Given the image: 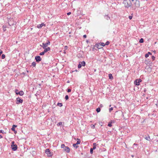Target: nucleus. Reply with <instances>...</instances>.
I'll use <instances>...</instances> for the list:
<instances>
[{"label": "nucleus", "instance_id": "obj_56", "mask_svg": "<svg viewBox=\"0 0 158 158\" xmlns=\"http://www.w3.org/2000/svg\"><path fill=\"white\" fill-rule=\"evenodd\" d=\"M17 92H19L18 91H17Z\"/></svg>", "mask_w": 158, "mask_h": 158}, {"label": "nucleus", "instance_id": "obj_42", "mask_svg": "<svg viewBox=\"0 0 158 158\" xmlns=\"http://www.w3.org/2000/svg\"><path fill=\"white\" fill-rule=\"evenodd\" d=\"M71 91V89H68L67 92H70Z\"/></svg>", "mask_w": 158, "mask_h": 158}, {"label": "nucleus", "instance_id": "obj_57", "mask_svg": "<svg viewBox=\"0 0 158 158\" xmlns=\"http://www.w3.org/2000/svg\"><path fill=\"white\" fill-rule=\"evenodd\" d=\"M1 54H0V56L1 55Z\"/></svg>", "mask_w": 158, "mask_h": 158}, {"label": "nucleus", "instance_id": "obj_20", "mask_svg": "<svg viewBox=\"0 0 158 158\" xmlns=\"http://www.w3.org/2000/svg\"><path fill=\"white\" fill-rule=\"evenodd\" d=\"M100 110H101V109H100V108L99 107L97 108L96 110L97 112H98V113L100 112Z\"/></svg>", "mask_w": 158, "mask_h": 158}, {"label": "nucleus", "instance_id": "obj_44", "mask_svg": "<svg viewBox=\"0 0 158 158\" xmlns=\"http://www.w3.org/2000/svg\"><path fill=\"white\" fill-rule=\"evenodd\" d=\"M71 14V12H69L67 13V15H70Z\"/></svg>", "mask_w": 158, "mask_h": 158}, {"label": "nucleus", "instance_id": "obj_45", "mask_svg": "<svg viewBox=\"0 0 158 158\" xmlns=\"http://www.w3.org/2000/svg\"><path fill=\"white\" fill-rule=\"evenodd\" d=\"M83 37L84 38H85L86 37V35H83Z\"/></svg>", "mask_w": 158, "mask_h": 158}, {"label": "nucleus", "instance_id": "obj_28", "mask_svg": "<svg viewBox=\"0 0 158 158\" xmlns=\"http://www.w3.org/2000/svg\"><path fill=\"white\" fill-rule=\"evenodd\" d=\"M82 65H81L80 64V63H79V64L78 65V68H80L81 67Z\"/></svg>", "mask_w": 158, "mask_h": 158}, {"label": "nucleus", "instance_id": "obj_46", "mask_svg": "<svg viewBox=\"0 0 158 158\" xmlns=\"http://www.w3.org/2000/svg\"><path fill=\"white\" fill-rule=\"evenodd\" d=\"M148 55H152V53H151L150 52H148Z\"/></svg>", "mask_w": 158, "mask_h": 158}, {"label": "nucleus", "instance_id": "obj_36", "mask_svg": "<svg viewBox=\"0 0 158 158\" xmlns=\"http://www.w3.org/2000/svg\"><path fill=\"white\" fill-rule=\"evenodd\" d=\"M149 56V55H148V54H146L145 55V57L146 58H147Z\"/></svg>", "mask_w": 158, "mask_h": 158}, {"label": "nucleus", "instance_id": "obj_30", "mask_svg": "<svg viewBox=\"0 0 158 158\" xmlns=\"http://www.w3.org/2000/svg\"><path fill=\"white\" fill-rule=\"evenodd\" d=\"M93 149L92 148H91L90 149V153L91 154H92L93 153Z\"/></svg>", "mask_w": 158, "mask_h": 158}, {"label": "nucleus", "instance_id": "obj_49", "mask_svg": "<svg viewBox=\"0 0 158 158\" xmlns=\"http://www.w3.org/2000/svg\"><path fill=\"white\" fill-rule=\"evenodd\" d=\"M3 31H6V29L3 28Z\"/></svg>", "mask_w": 158, "mask_h": 158}, {"label": "nucleus", "instance_id": "obj_47", "mask_svg": "<svg viewBox=\"0 0 158 158\" xmlns=\"http://www.w3.org/2000/svg\"><path fill=\"white\" fill-rule=\"evenodd\" d=\"M2 53V50H0V54H1Z\"/></svg>", "mask_w": 158, "mask_h": 158}, {"label": "nucleus", "instance_id": "obj_39", "mask_svg": "<svg viewBox=\"0 0 158 158\" xmlns=\"http://www.w3.org/2000/svg\"><path fill=\"white\" fill-rule=\"evenodd\" d=\"M132 16H129V19H132Z\"/></svg>", "mask_w": 158, "mask_h": 158}, {"label": "nucleus", "instance_id": "obj_4", "mask_svg": "<svg viewBox=\"0 0 158 158\" xmlns=\"http://www.w3.org/2000/svg\"><path fill=\"white\" fill-rule=\"evenodd\" d=\"M18 91V90L16 89L15 90V93L16 94H19L21 96H22L24 94V92L23 91H20L19 92H17Z\"/></svg>", "mask_w": 158, "mask_h": 158}, {"label": "nucleus", "instance_id": "obj_54", "mask_svg": "<svg viewBox=\"0 0 158 158\" xmlns=\"http://www.w3.org/2000/svg\"><path fill=\"white\" fill-rule=\"evenodd\" d=\"M111 106V105H110L109 106H110H110Z\"/></svg>", "mask_w": 158, "mask_h": 158}, {"label": "nucleus", "instance_id": "obj_11", "mask_svg": "<svg viewBox=\"0 0 158 158\" xmlns=\"http://www.w3.org/2000/svg\"><path fill=\"white\" fill-rule=\"evenodd\" d=\"M45 25L44 23L38 25L37 27L39 28H41L43 26H45Z\"/></svg>", "mask_w": 158, "mask_h": 158}, {"label": "nucleus", "instance_id": "obj_43", "mask_svg": "<svg viewBox=\"0 0 158 158\" xmlns=\"http://www.w3.org/2000/svg\"><path fill=\"white\" fill-rule=\"evenodd\" d=\"M0 133H3V131L2 130H0Z\"/></svg>", "mask_w": 158, "mask_h": 158}, {"label": "nucleus", "instance_id": "obj_41", "mask_svg": "<svg viewBox=\"0 0 158 158\" xmlns=\"http://www.w3.org/2000/svg\"><path fill=\"white\" fill-rule=\"evenodd\" d=\"M95 125H92L91 126V127L92 128H95Z\"/></svg>", "mask_w": 158, "mask_h": 158}, {"label": "nucleus", "instance_id": "obj_52", "mask_svg": "<svg viewBox=\"0 0 158 158\" xmlns=\"http://www.w3.org/2000/svg\"><path fill=\"white\" fill-rule=\"evenodd\" d=\"M99 45H98V47H97V48H99Z\"/></svg>", "mask_w": 158, "mask_h": 158}, {"label": "nucleus", "instance_id": "obj_3", "mask_svg": "<svg viewBox=\"0 0 158 158\" xmlns=\"http://www.w3.org/2000/svg\"><path fill=\"white\" fill-rule=\"evenodd\" d=\"M45 153L48 157H51L52 155V153L50 152L49 149H47L46 150Z\"/></svg>", "mask_w": 158, "mask_h": 158}, {"label": "nucleus", "instance_id": "obj_50", "mask_svg": "<svg viewBox=\"0 0 158 158\" xmlns=\"http://www.w3.org/2000/svg\"><path fill=\"white\" fill-rule=\"evenodd\" d=\"M15 133L16 134L17 133V131L15 130V131H14Z\"/></svg>", "mask_w": 158, "mask_h": 158}, {"label": "nucleus", "instance_id": "obj_7", "mask_svg": "<svg viewBox=\"0 0 158 158\" xmlns=\"http://www.w3.org/2000/svg\"><path fill=\"white\" fill-rule=\"evenodd\" d=\"M135 4V6L137 7L139 6V0H136Z\"/></svg>", "mask_w": 158, "mask_h": 158}, {"label": "nucleus", "instance_id": "obj_29", "mask_svg": "<svg viewBox=\"0 0 158 158\" xmlns=\"http://www.w3.org/2000/svg\"><path fill=\"white\" fill-rule=\"evenodd\" d=\"M62 122H60L58 124H57V126H59L60 125H61L62 124Z\"/></svg>", "mask_w": 158, "mask_h": 158}, {"label": "nucleus", "instance_id": "obj_12", "mask_svg": "<svg viewBox=\"0 0 158 158\" xmlns=\"http://www.w3.org/2000/svg\"><path fill=\"white\" fill-rule=\"evenodd\" d=\"M134 84L135 85H139L140 84H139V82L138 81V80H136L134 81Z\"/></svg>", "mask_w": 158, "mask_h": 158}, {"label": "nucleus", "instance_id": "obj_5", "mask_svg": "<svg viewBox=\"0 0 158 158\" xmlns=\"http://www.w3.org/2000/svg\"><path fill=\"white\" fill-rule=\"evenodd\" d=\"M35 59L36 61L37 62H39L41 60V58L40 56H36L35 57Z\"/></svg>", "mask_w": 158, "mask_h": 158}, {"label": "nucleus", "instance_id": "obj_19", "mask_svg": "<svg viewBox=\"0 0 158 158\" xmlns=\"http://www.w3.org/2000/svg\"><path fill=\"white\" fill-rule=\"evenodd\" d=\"M145 139L147 140H148V141H149L150 140V136H148L147 137H145Z\"/></svg>", "mask_w": 158, "mask_h": 158}, {"label": "nucleus", "instance_id": "obj_17", "mask_svg": "<svg viewBox=\"0 0 158 158\" xmlns=\"http://www.w3.org/2000/svg\"><path fill=\"white\" fill-rule=\"evenodd\" d=\"M77 142L76 143L77 145L78 144H80V140L78 138L77 139Z\"/></svg>", "mask_w": 158, "mask_h": 158}, {"label": "nucleus", "instance_id": "obj_6", "mask_svg": "<svg viewBox=\"0 0 158 158\" xmlns=\"http://www.w3.org/2000/svg\"><path fill=\"white\" fill-rule=\"evenodd\" d=\"M17 104H19V103H22L23 102V100L20 99V98H16Z\"/></svg>", "mask_w": 158, "mask_h": 158}, {"label": "nucleus", "instance_id": "obj_13", "mask_svg": "<svg viewBox=\"0 0 158 158\" xmlns=\"http://www.w3.org/2000/svg\"><path fill=\"white\" fill-rule=\"evenodd\" d=\"M93 148H92L93 149V150H94L95 149V148H96V146H97V144L96 143H94L93 144Z\"/></svg>", "mask_w": 158, "mask_h": 158}, {"label": "nucleus", "instance_id": "obj_38", "mask_svg": "<svg viewBox=\"0 0 158 158\" xmlns=\"http://www.w3.org/2000/svg\"><path fill=\"white\" fill-rule=\"evenodd\" d=\"M138 81H139V84H140V83L142 82V80L141 79H139V80H138Z\"/></svg>", "mask_w": 158, "mask_h": 158}, {"label": "nucleus", "instance_id": "obj_8", "mask_svg": "<svg viewBox=\"0 0 158 158\" xmlns=\"http://www.w3.org/2000/svg\"><path fill=\"white\" fill-rule=\"evenodd\" d=\"M64 150L66 151L67 153H69L70 152V149L67 146H65V147L64 148Z\"/></svg>", "mask_w": 158, "mask_h": 158}, {"label": "nucleus", "instance_id": "obj_18", "mask_svg": "<svg viewBox=\"0 0 158 158\" xmlns=\"http://www.w3.org/2000/svg\"><path fill=\"white\" fill-rule=\"evenodd\" d=\"M77 145V144L76 143H74V144H73V146L75 148H77L78 147V146Z\"/></svg>", "mask_w": 158, "mask_h": 158}, {"label": "nucleus", "instance_id": "obj_27", "mask_svg": "<svg viewBox=\"0 0 158 158\" xmlns=\"http://www.w3.org/2000/svg\"><path fill=\"white\" fill-rule=\"evenodd\" d=\"M100 44L101 45V46H104L105 45V44L104 43H102Z\"/></svg>", "mask_w": 158, "mask_h": 158}, {"label": "nucleus", "instance_id": "obj_33", "mask_svg": "<svg viewBox=\"0 0 158 158\" xmlns=\"http://www.w3.org/2000/svg\"><path fill=\"white\" fill-rule=\"evenodd\" d=\"M65 99L66 100H68L69 99V96L68 95H66L65 96Z\"/></svg>", "mask_w": 158, "mask_h": 158}, {"label": "nucleus", "instance_id": "obj_32", "mask_svg": "<svg viewBox=\"0 0 158 158\" xmlns=\"http://www.w3.org/2000/svg\"><path fill=\"white\" fill-rule=\"evenodd\" d=\"M113 110V107H111L109 109V112H110L111 110Z\"/></svg>", "mask_w": 158, "mask_h": 158}, {"label": "nucleus", "instance_id": "obj_51", "mask_svg": "<svg viewBox=\"0 0 158 158\" xmlns=\"http://www.w3.org/2000/svg\"><path fill=\"white\" fill-rule=\"evenodd\" d=\"M100 106L101 107H102L103 106V105L102 104H101L100 105Z\"/></svg>", "mask_w": 158, "mask_h": 158}, {"label": "nucleus", "instance_id": "obj_9", "mask_svg": "<svg viewBox=\"0 0 158 158\" xmlns=\"http://www.w3.org/2000/svg\"><path fill=\"white\" fill-rule=\"evenodd\" d=\"M40 46L42 47L43 48H44L48 47V45L46 43H42V46L40 45Z\"/></svg>", "mask_w": 158, "mask_h": 158}, {"label": "nucleus", "instance_id": "obj_25", "mask_svg": "<svg viewBox=\"0 0 158 158\" xmlns=\"http://www.w3.org/2000/svg\"><path fill=\"white\" fill-rule=\"evenodd\" d=\"M112 123V121H111V123H108V126H109V127H111L112 126V125L111 124Z\"/></svg>", "mask_w": 158, "mask_h": 158}, {"label": "nucleus", "instance_id": "obj_53", "mask_svg": "<svg viewBox=\"0 0 158 158\" xmlns=\"http://www.w3.org/2000/svg\"><path fill=\"white\" fill-rule=\"evenodd\" d=\"M39 86H40V85H41V84H39Z\"/></svg>", "mask_w": 158, "mask_h": 158}, {"label": "nucleus", "instance_id": "obj_10", "mask_svg": "<svg viewBox=\"0 0 158 158\" xmlns=\"http://www.w3.org/2000/svg\"><path fill=\"white\" fill-rule=\"evenodd\" d=\"M44 51L45 53L47 52L48 51H49L50 50L51 48L50 47H48L47 48H44Z\"/></svg>", "mask_w": 158, "mask_h": 158}, {"label": "nucleus", "instance_id": "obj_14", "mask_svg": "<svg viewBox=\"0 0 158 158\" xmlns=\"http://www.w3.org/2000/svg\"><path fill=\"white\" fill-rule=\"evenodd\" d=\"M17 126L15 125H13L12 126V127L11 128V129L12 131H15V127H16Z\"/></svg>", "mask_w": 158, "mask_h": 158}, {"label": "nucleus", "instance_id": "obj_26", "mask_svg": "<svg viewBox=\"0 0 158 158\" xmlns=\"http://www.w3.org/2000/svg\"><path fill=\"white\" fill-rule=\"evenodd\" d=\"M65 145L64 144H62L61 146V148H64V147H65Z\"/></svg>", "mask_w": 158, "mask_h": 158}, {"label": "nucleus", "instance_id": "obj_21", "mask_svg": "<svg viewBox=\"0 0 158 158\" xmlns=\"http://www.w3.org/2000/svg\"><path fill=\"white\" fill-rule=\"evenodd\" d=\"M36 63L35 62H33L32 63L31 65H32V66L34 67H35L36 65Z\"/></svg>", "mask_w": 158, "mask_h": 158}, {"label": "nucleus", "instance_id": "obj_22", "mask_svg": "<svg viewBox=\"0 0 158 158\" xmlns=\"http://www.w3.org/2000/svg\"><path fill=\"white\" fill-rule=\"evenodd\" d=\"M139 42L140 43H143V38H141L139 41Z\"/></svg>", "mask_w": 158, "mask_h": 158}, {"label": "nucleus", "instance_id": "obj_15", "mask_svg": "<svg viewBox=\"0 0 158 158\" xmlns=\"http://www.w3.org/2000/svg\"><path fill=\"white\" fill-rule=\"evenodd\" d=\"M79 63H80V64L83 66H85V61H83L81 62H80Z\"/></svg>", "mask_w": 158, "mask_h": 158}, {"label": "nucleus", "instance_id": "obj_35", "mask_svg": "<svg viewBox=\"0 0 158 158\" xmlns=\"http://www.w3.org/2000/svg\"><path fill=\"white\" fill-rule=\"evenodd\" d=\"M110 43V42L109 41H107L106 44H105V45H108Z\"/></svg>", "mask_w": 158, "mask_h": 158}, {"label": "nucleus", "instance_id": "obj_16", "mask_svg": "<svg viewBox=\"0 0 158 158\" xmlns=\"http://www.w3.org/2000/svg\"><path fill=\"white\" fill-rule=\"evenodd\" d=\"M109 78L110 79H112L113 78L112 74H109Z\"/></svg>", "mask_w": 158, "mask_h": 158}, {"label": "nucleus", "instance_id": "obj_23", "mask_svg": "<svg viewBox=\"0 0 158 158\" xmlns=\"http://www.w3.org/2000/svg\"><path fill=\"white\" fill-rule=\"evenodd\" d=\"M57 105L60 107H61L62 106V103H57Z\"/></svg>", "mask_w": 158, "mask_h": 158}, {"label": "nucleus", "instance_id": "obj_37", "mask_svg": "<svg viewBox=\"0 0 158 158\" xmlns=\"http://www.w3.org/2000/svg\"><path fill=\"white\" fill-rule=\"evenodd\" d=\"M46 43L48 45V44L49 45V44H50V41L49 40H47V42Z\"/></svg>", "mask_w": 158, "mask_h": 158}, {"label": "nucleus", "instance_id": "obj_1", "mask_svg": "<svg viewBox=\"0 0 158 158\" xmlns=\"http://www.w3.org/2000/svg\"><path fill=\"white\" fill-rule=\"evenodd\" d=\"M123 3L124 4L125 6L127 8H128L132 5V4L130 0H124Z\"/></svg>", "mask_w": 158, "mask_h": 158}, {"label": "nucleus", "instance_id": "obj_24", "mask_svg": "<svg viewBox=\"0 0 158 158\" xmlns=\"http://www.w3.org/2000/svg\"><path fill=\"white\" fill-rule=\"evenodd\" d=\"M45 53L44 52H44H41L40 53V56H42L44 55V53Z\"/></svg>", "mask_w": 158, "mask_h": 158}, {"label": "nucleus", "instance_id": "obj_55", "mask_svg": "<svg viewBox=\"0 0 158 158\" xmlns=\"http://www.w3.org/2000/svg\"><path fill=\"white\" fill-rule=\"evenodd\" d=\"M132 1H133L134 0H131Z\"/></svg>", "mask_w": 158, "mask_h": 158}, {"label": "nucleus", "instance_id": "obj_2", "mask_svg": "<svg viewBox=\"0 0 158 158\" xmlns=\"http://www.w3.org/2000/svg\"><path fill=\"white\" fill-rule=\"evenodd\" d=\"M11 146L12 147V149L14 151H16L17 149V146L16 144H15V142L12 141L11 142Z\"/></svg>", "mask_w": 158, "mask_h": 158}, {"label": "nucleus", "instance_id": "obj_40", "mask_svg": "<svg viewBox=\"0 0 158 158\" xmlns=\"http://www.w3.org/2000/svg\"><path fill=\"white\" fill-rule=\"evenodd\" d=\"M105 17H106V19L108 20L110 19V18L107 15Z\"/></svg>", "mask_w": 158, "mask_h": 158}, {"label": "nucleus", "instance_id": "obj_48", "mask_svg": "<svg viewBox=\"0 0 158 158\" xmlns=\"http://www.w3.org/2000/svg\"><path fill=\"white\" fill-rule=\"evenodd\" d=\"M2 138V136L1 135H0V139Z\"/></svg>", "mask_w": 158, "mask_h": 158}, {"label": "nucleus", "instance_id": "obj_34", "mask_svg": "<svg viewBox=\"0 0 158 158\" xmlns=\"http://www.w3.org/2000/svg\"><path fill=\"white\" fill-rule=\"evenodd\" d=\"M152 60H154L155 59V57L154 56H152Z\"/></svg>", "mask_w": 158, "mask_h": 158}, {"label": "nucleus", "instance_id": "obj_31", "mask_svg": "<svg viewBox=\"0 0 158 158\" xmlns=\"http://www.w3.org/2000/svg\"><path fill=\"white\" fill-rule=\"evenodd\" d=\"M5 56L4 54H2V59H4L5 58Z\"/></svg>", "mask_w": 158, "mask_h": 158}]
</instances>
